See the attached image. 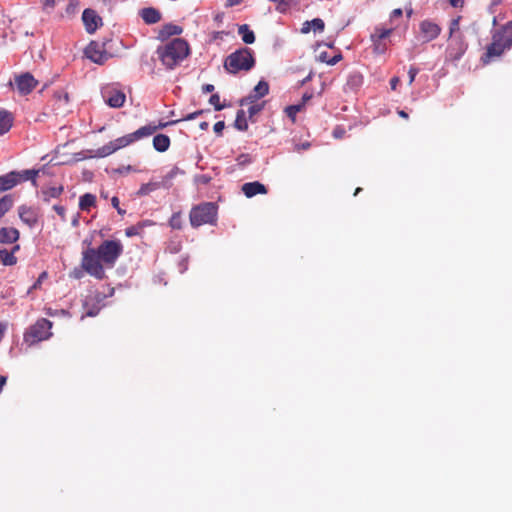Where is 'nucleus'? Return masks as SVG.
Listing matches in <instances>:
<instances>
[{
  "instance_id": "obj_53",
  "label": "nucleus",
  "mask_w": 512,
  "mask_h": 512,
  "mask_svg": "<svg viewBox=\"0 0 512 512\" xmlns=\"http://www.w3.org/2000/svg\"><path fill=\"white\" fill-rule=\"evenodd\" d=\"M400 80L398 77H393L391 80H390V86H391V89L392 90H396L398 84H399Z\"/></svg>"
},
{
  "instance_id": "obj_25",
  "label": "nucleus",
  "mask_w": 512,
  "mask_h": 512,
  "mask_svg": "<svg viewBox=\"0 0 512 512\" xmlns=\"http://www.w3.org/2000/svg\"><path fill=\"white\" fill-rule=\"evenodd\" d=\"M163 185L162 183L159 181H150L148 183H145L143 184L140 189L138 190L137 192V195L138 196H145V195H148L150 194L151 192L157 190V189H160L162 188Z\"/></svg>"
},
{
  "instance_id": "obj_4",
  "label": "nucleus",
  "mask_w": 512,
  "mask_h": 512,
  "mask_svg": "<svg viewBox=\"0 0 512 512\" xmlns=\"http://www.w3.org/2000/svg\"><path fill=\"white\" fill-rule=\"evenodd\" d=\"M52 322L46 318L38 319L24 333V341L29 345L49 339L52 336Z\"/></svg>"
},
{
  "instance_id": "obj_6",
  "label": "nucleus",
  "mask_w": 512,
  "mask_h": 512,
  "mask_svg": "<svg viewBox=\"0 0 512 512\" xmlns=\"http://www.w3.org/2000/svg\"><path fill=\"white\" fill-rule=\"evenodd\" d=\"M157 131L155 125H145L137 129L135 132L119 137L112 142L115 151L124 148L142 138L148 137Z\"/></svg>"
},
{
  "instance_id": "obj_54",
  "label": "nucleus",
  "mask_w": 512,
  "mask_h": 512,
  "mask_svg": "<svg viewBox=\"0 0 512 512\" xmlns=\"http://www.w3.org/2000/svg\"><path fill=\"white\" fill-rule=\"evenodd\" d=\"M341 59V55H336L333 58H328L327 64L335 65Z\"/></svg>"
},
{
  "instance_id": "obj_38",
  "label": "nucleus",
  "mask_w": 512,
  "mask_h": 512,
  "mask_svg": "<svg viewBox=\"0 0 512 512\" xmlns=\"http://www.w3.org/2000/svg\"><path fill=\"white\" fill-rule=\"evenodd\" d=\"M263 108L262 104H255L248 108L249 117L252 118L254 115L258 114Z\"/></svg>"
},
{
  "instance_id": "obj_60",
  "label": "nucleus",
  "mask_w": 512,
  "mask_h": 512,
  "mask_svg": "<svg viewBox=\"0 0 512 512\" xmlns=\"http://www.w3.org/2000/svg\"><path fill=\"white\" fill-rule=\"evenodd\" d=\"M319 59L322 61V62H325L327 63L328 60V56H327V53L326 52H323L319 55Z\"/></svg>"
},
{
  "instance_id": "obj_14",
  "label": "nucleus",
  "mask_w": 512,
  "mask_h": 512,
  "mask_svg": "<svg viewBox=\"0 0 512 512\" xmlns=\"http://www.w3.org/2000/svg\"><path fill=\"white\" fill-rule=\"evenodd\" d=\"M241 190L247 198H252L258 194H267L266 186L258 181L244 183Z\"/></svg>"
},
{
  "instance_id": "obj_64",
  "label": "nucleus",
  "mask_w": 512,
  "mask_h": 512,
  "mask_svg": "<svg viewBox=\"0 0 512 512\" xmlns=\"http://www.w3.org/2000/svg\"><path fill=\"white\" fill-rule=\"evenodd\" d=\"M398 115L402 118H405L407 119L408 118V114L404 111V110H399L398 111Z\"/></svg>"
},
{
  "instance_id": "obj_41",
  "label": "nucleus",
  "mask_w": 512,
  "mask_h": 512,
  "mask_svg": "<svg viewBox=\"0 0 512 512\" xmlns=\"http://www.w3.org/2000/svg\"><path fill=\"white\" fill-rule=\"evenodd\" d=\"M204 112H205L204 110H197L193 113L186 115L185 117L182 118V120H185V121L194 120L197 117H199L200 115H202Z\"/></svg>"
},
{
  "instance_id": "obj_56",
  "label": "nucleus",
  "mask_w": 512,
  "mask_h": 512,
  "mask_svg": "<svg viewBox=\"0 0 512 512\" xmlns=\"http://www.w3.org/2000/svg\"><path fill=\"white\" fill-rule=\"evenodd\" d=\"M243 0H227L226 6L227 7H233L236 5H239Z\"/></svg>"
},
{
  "instance_id": "obj_51",
  "label": "nucleus",
  "mask_w": 512,
  "mask_h": 512,
  "mask_svg": "<svg viewBox=\"0 0 512 512\" xmlns=\"http://www.w3.org/2000/svg\"><path fill=\"white\" fill-rule=\"evenodd\" d=\"M311 30H312V29H311V23H310V21H306V22H304V23H303V26H302V28H301V32L306 34V33H309Z\"/></svg>"
},
{
  "instance_id": "obj_22",
  "label": "nucleus",
  "mask_w": 512,
  "mask_h": 512,
  "mask_svg": "<svg viewBox=\"0 0 512 512\" xmlns=\"http://www.w3.org/2000/svg\"><path fill=\"white\" fill-rule=\"evenodd\" d=\"M269 92V85L266 81L261 80L254 87L253 93L250 95V99L257 100L261 97H264Z\"/></svg>"
},
{
  "instance_id": "obj_57",
  "label": "nucleus",
  "mask_w": 512,
  "mask_h": 512,
  "mask_svg": "<svg viewBox=\"0 0 512 512\" xmlns=\"http://www.w3.org/2000/svg\"><path fill=\"white\" fill-rule=\"evenodd\" d=\"M450 4L453 7H462L464 4V0H450Z\"/></svg>"
},
{
  "instance_id": "obj_33",
  "label": "nucleus",
  "mask_w": 512,
  "mask_h": 512,
  "mask_svg": "<svg viewBox=\"0 0 512 512\" xmlns=\"http://www.w3.org/2000/svg\"><path fill=\"white\" fill-rule=\"evenodd\" d=\"M63 192V187L62 186H53V187H50L48 188L44 194L46 196V199L48 197H51V198H57L61 195V193Z\"/></svg>"
},
{
  "instance_id": "obj_21",
  "label": "nucleus",
  "mask_w": 512,
  "mask_h": 512,
  "mask_svg": "<svg viewBox=\"0 0 512 512\" xmlns=\"http://www.w3.org/2000/svg\"><path fill=\"white\" fill-rule=\"evenodd\" d=\"M19 217L24 224H33L36 222V212L27 206H21L18 209Z\"/></svg>"
},
{
  "instance_id": "obj_40",
  "label": "nucleus",
  "mask_w": 512,
  "mask_h": 512,
  "mask_svg": "<svg viewBox=\"0 0 512 512\" xmlns=\"http://www.w3.org/2000/svg\"><path fill=\"white\" fill-rule=\"evenodd\" d=\"M419 73V69L414 67V66H411L409 71H408V75H409V85H411L414 81H415V77L416 75Z\"/></svg>"
},
{
  "instance_id": "obj_3",
  "label": "nucleus",
  "mask_w": 512,
  "mask_h": 512,
  "mask_svg": "<svg viewBox=\"0 0 512 512\" xmlns=\"http://www.w3.org/2000/svg\"><path fill=\"white\" fill-rule=\"evenodd\" d=\"M255 65V59L249 48H241L231 53L224 62L225 69L232 74L244 70L249 71Z\"/></svg>"
},
{
  "instance_id": "obj_12",
  "label": "nucleus",
  "mask_w": 512,
  "mask_h": 512,
  "mask_svg": "<svg viewBox=\"0 0 512 512\" xmlns=\"http://www.w3.org/2000/svg\"><path fill=\"white\" fill-rule=\"evenodd\" d=\"M82 20L89 34H93L102 25L101 17L92 9H85L83 11Z\"/></svg>"
},
{
  "instance_id": "obj_23",
  "label": "nucleus",
  "mask_w": 512,
  "mask_h": 512,
  "mask_svg": "<svg viewBox=\"0 0 512 512\" xmlns=\"http://www.w3.org/2000/svg\"><path fill=\"white\" fill-rule=\"evenodd\" d=\"M238 34L246 44H252L255 42L254 32L250 30L247 24H243L238 27Z\"/></svg>"
},
{
  "instance_id": "obj_43",
  "label": "nucleus",
  "mask_w": 512,
  "mask_h": 512,
  "mask_svg": "<svg viewBox=\"0 0 512 512\" xmlns=\"http://www.w3.org/2000/svg\"><path fill=\"white\" fill-rule=\"evenodd\" d=\"M224 128H225L224 121H218L214 125V132L218 135H221Z\"/></svg>"
},
{
  "instance_id": "obj_29",
  "label": "nucleus",
  "mask_w": 512,
  "mask_h": 512,
  "mask_svg": "<svg viewBox=\"0 0 512 512\" xmlns=\"http://www.w3.org/2000/svg\"><path fill=\"white\" fill-rule=\"evenodd\" d=\"M12 205L13 198L11 195H5L0 199V219L7 211H9Z\"/></svg>"
},
{
  "instance_id": "obj_10",
  "label": "nucleus",
  "mask_w": 512,
  "mask_h": 512,
  "mask_svg": "<svg viewBox=\"0 0 512 512\" xmlns=\"http://www.w3.org/2000/svg\"><path fill=\"white\" fill-rule=\"evenodd\" d=\"M37 80L30 73H23L15 77V85L21 95H27L33 91L37 85Z\"/></svg>"
},
{
  "instance_id": "obj_13",
  "label": "nucleus",
  "mask_w": 512,
  "mask_h": 512,
  "mask_svg": "<svg viewBox=\"0 0 512 512\" xmlns=\"http://www.w3.org/2000/svg\"><path fill=\"white\" fill-rule=\"evenodd\" d=\"M420 31L426 42L432 41L437 38L441 32V28L436 23L430 20H424L420 24Z\"/></svg>"
},
{
  "instance_id": "obj_45",
  "label": "nucleus",
  "mask_w": 512,
  "mask_h": 512,
  "mask_svg": "<svg viewBox=\"0 0 512 512\" xmlns=\"http://www.w3.org/2000/svg\"><path fill=\"white\" fill-rule=\"evenodd\" d=\"M131 171H136L131 165L123 166L116 170V172H118L120 174H127Z\"/></svg>"
},
{
  "instance_id": "obj_1",
  "label": "nucleus",
  "mask_w": 512,
  "mask_h": 512,
  "mask_svg": "<svg viewBox=\"0 0 512 512\" xmlns=\"http://www.w3.org/2000/svg\"><path fill=\"white\" fill-rule=\"evenodd\" d=\"M88 247L82 252L81 268L90 276L103 280L105 268H113L123 253V245L118 240H104L97 248L91 247L92 241L85 239Z\"/></svg>"
},
{
  "instance_id": "obj_63",
  "label": "nucleus",
  "mask_w": 512,
  "mask_h": 512,
  "mask_svg": "<svg viewBox=\"0 0 512 512\" xmlns=\"http://www.w3.org/2000/svg\"><path fill=\"white\" fill-rule=\"evenodd\" d=\"M112 205L113 207L115 208H118L119 207V199L117 197H113L112 198Z\"/></svg>"
},
{
  "instance_id": "obj_16",
  "label": "nucleus",
  "mask_w": 512,
  "mask_h": 512,
  "mask_svg": "<svg viewBox=\"0 0 512 512\" xmlns=\"http://www.w3.org/2000/svg\"><path fill=\"white\" fill-rule=\"evenodd\" d=\"M139 14L143 21L148 25L155 24L161 20L160 11L153 7L143 8L140 10Z\"/></svg>"
},
{
  "instance_id": "obj_15",
  "label": "nucleus",
  "mask_w": 512,
  "mask_h": 512,
  "mask_svg": "<svg viewBox=\"0 0 512 512\" xmlns=\"http://www.w3.org/2000/svg\"><path fill=\"white\" fill-rule=\"evenodd\" d=\"M19 239V231L14 226H3L0 229V243L12 244Z\"/></svg>"
},
{
  "instance_id": "obj_55",
  "label": "nucleus",
  "mask_w": 512,
  "mask_h": 512,
  "mask_svg": "<svg viewBox=\"0 0 512 512\" xmlns=\"http://www.w3.org/2000/svg\"><path fill=\"white\" fill-rule=\"evenodd\" d=\"M271 2L278 3L279 8L281 6H288L291 0H270Z\"/></svg>"
},
{
  "instance_id": "obj_17",
  "label": "nucleus",
  "mask_w": 512,
  "mask_h": 512,
  "mask_svg": "<svg viewBox=\"0 0 512 512\" xmlns=\"http://www.w3.org/2000/svg\"><path fill=\"white\" fill-rule=\"evenodd\" d=\"M183 32L182 27L168 23L165 24L158 33V39L164 41L171 36L180 35Z\"/></svg>"
},
{
  "instance_id": "obj_30",
  "label": "nucleus",
  "mask_w": 512,
  "mask_h": 512,
  "mask_svg": "<svg viewBox=\"0 0 512 512\" xmlns=\"http://www.w3.org/2000/svg\"><path fill=\"white\" fill-rule=\"evenodd\" d=\"M114 152H116L115 147L113 146L112 142L110 141L106 145L98 148L96 150L95 156L103 158V157H107V156L111 155Z\"/></svg>"
},
{
  "instance_id": "obj_47",
  "label": "nucleus",
  "mask_w": 512,
  "mask_h": 512,
  "mask_svg": "<svg viewBox=\"0 0 512 512\" xmlns=\"http://www.w3.org/2000/svg\"><path fill=\"white\" fill-rule=\"evenodd\" d=\"M46 277H47V272H42L40 274L39 278L37 279V281L33 284L32 289H37L41 285L42 280Z\"/></svg>"
},
{
  "instance_id": "obj_50",
  "label": "nucleus",
  "mask_w": 512,
  "mask_h": 512,
  "mask_svg": "<svg viewBox=\"0 0 512 512\" xmlns=\"http://www.w3.org/2000/svg\"><path fill=\"white\" fill-rule=\"evenodd\" d=\"M53 209L57 212V214H59L61 216V220H64L63 215L65 212V208L60 205H54Z\"/></svg>"
},
{
  "instance_id": "obj_35",
  "label": "nucleus",
  "mask_w": 512,
  "mask_h": 512,
  "mask_svg": "<svg viewBox=\"0 0 512 512\" xmlns=\"http://www.w3.org/2000/svg\"><path fill=\"white\" fill-rule=\"evenodd\" d=\"M209 103L214 106L216 111H221L224 109L225 105L220 103L219 94H212L209 98Z\"/></svg>"
},
{
  "instance_id": "obj_49",
  "label": "nucleus",
  "mask_w": 512,
  "mask_h": 512,
  "mask_svg": "<svg viewBox=\"0 0 512 512\" xmlns=\"http://www.w3.org/2000/svg\"><path fill=\"white\" fill-rule=\"evenodd\" d=\"M214 89H215L214 85H212V84H205L202 86V92L204 94L211 93L214 91Z\"/></svg>"
},
{
  "instance_id": "obj_5",
  "label": "nucleus",
  "mask_w": 512,
  "mask_h": 512,
  "mask_svg": "<svg viewBox=\"0 0 512 512\" xmlns=\"http://www.w3.org/2000/svg\"><path fill=\"white\" fill-rule=\"evenodd\" d=\"M217 220V206L212 202L194 207L190 212V224H214Z\"/></svg>"
},
{
  "instance_id": "obj_62",
  "label": "nucleus",
  "mask_w": 512,
  "mask_h": 512,
  "mask_svg": "<svg viewBox=\"0 0 512 512\" xmlns=\"http://www.w3.org/2000/svg\"><path fill=\"white\" fill-rule=\"evenodd\" d=\"M82 275H83V272L81 270H74V272H73L74 278L79 279L82 277Z\"/></svg>"
},
{
  "instance_id": "obj_48",
  "label": "nucleus",
  "mask_w": 512,
  "mask_h": 512,
  "mask_svg": "<svg viewBox=\"0 0 512 512\" xmlns=\"http://www.w3.org/2000/svg\"><path fill=\"white\" fill-rule=\"evenodd\" d=\"M99 312V308L98 307H93L91 309H88L86 312H85V316H89V317H93V316H96Z\"/></svg>"
},
{
  "instance_id": "obj_42",
  "label": "nucleus",
  "mask_w": 512,
  "mask_h": 512,
  "mask_svg": "<svg viewBox=\"0 0 512 512\" xmlns=\"http://www.w3.org/2000/svg\"><path fill=\"white\" fill-rule=\"evenodd\" d=\"M345 135V129L340 127V126H337L334 130H333V136L334 138L336 139H341L343 138Z\"/></svg>"
},
{
  "instance_id": "obj_28",
  "label": "nucleus",
  "mask_w": 512,
  "mask_h": 512,
  "mask_svg": "<svg viewBox=\"0 0 512 512\" xmlns=\"http://www.w3.org/2000/svg\"><path fill=\"white\" fill-rule=\"evenodd\" d=\"M234 126L239 131H246L248 129V123L243 110H238Z\"/></svg>"
},
{
  "instance_id": "obj_39",
  "label": "nucleus",
  "mask_w": 512,
  "mask_h": 512,
  "mask_svg": "<svg viewBox=\"0 0 512 512\" xmlns=\"http://www.w3.org/2000/svg\"><path fill=\"white\" fill-rule=\"evenodd\" d=\"M459 18L453 19L450 23V37L459 31Z\"/></svg>"
},
{
  "instance_id": "obj_31",
  "label": "nucleus",
  "mask_w": 512,
  "mask_h": 512,
  "mask_svg": "<svg viewBox=\"0 0 512 512\" xmlns=\"http://www.w3.org/2000/svg\"><path fill=\"white\" fill-rule=\"evenodd\" d=\"M180 172L178 167H173L160 181L164 188L170 187L171 180Z\"/></svg>"
},
{
  "instance_id": "obj_59",
  "label": "nucleus",
  "mask_w": 512,
  "mask_h": 512,
  "mask_svg": "<svg viewBox=\"0 0 512 512\" xmlns=\"http://www.w3.org/2000/svg\"><path fill=\"white\" fill-rule=\"evenodd\" d=\"M312 98V94L305 93L302 97L303 102L301 104H305L307 101H309Z\"/></svg>"
},
{
  "instance_id": "obj_27",
  "label": "nucleus",
  "mask_w": 512,
  "mask_h": 512,
  "mask_svg": "<svg viewBox=\"0 0 512 512\" xmlns=\"http://www.w3.org/2000/svg\"><path fill=\"white\" fill-rule=\"evenodd\" d=\"M392 31H393L392 28L385 29V28L376 27L374 32L371 34V40L385 41V39L390 36Z\"/></svg>"
},
{
  "instance_id": "obj_61",
  "label": "nucleus",
  "mask_w": 512,
  "mask_h": 512,
  "mask_svg": "<svg viewBox=\"0 0 512 512\" xmlns=\"http://www.w3.org/2000/svg\"><path fill=\"white\" fill-rule=\"evenodd\" d=\"M55 5V0H44V6L53 7Z\"/></svg>"
},
{
  "instance_id": "obj_58",
  "label": "nucleus",
  "mask_w": 512,
  "mask_h": 512,
  "mask_svg": "<svg viewBox=\"0 0 512 512\" xmlns=\"http://www.w3.org/2000/svg\"><path fill=\"white\" fill-rule=\"evenodd\" d=\"M402 9L400 8H397V9H394L391 13V18H396V17H400L402 15Z\"/></svg>"
},
{
  "instance_id": "obj_26",
  "label": "nucleus",
  "mask_w": 512,
  "mask_h": 512,
  "mask_svg": "<svg viewBox=\"0 0 512 512\" xmlns=\"http://www.w3.org/2000/svg\"><path fill=\"white\" fill-rule=\"evenodd\" d=\"M54 100L57 110L61 109L62 107L66 106L69 102V95L67 92L63 90H58L54 93Z\"/></svg>"
},
{
  "instance_id": "obj_7",
  "label": "nucleus",
  "mask_w": 512,
  "mask_h": 512,
  "mask_svg": "<svg viewBox=\"0 0 512 512\" xmlns=\"http://www.w3.org/2000/svg\"><path fill=\"white\" fill-rule=\"evenodd\" d=\"M36 175L37 172L34 170H25L23 173L12 171L2 175L0 176V192L12 189L22 181L34 179Z\"/></svg>"
},
{
  "instance_id": "obj_52",
  "label": "nucleus",
  "mask_w": 512,
  "mask_h": 512,
  "mask_svg": "<svg viewBox=\"0 0 512 512\" xmlns=\"http://www.w3.org/2000/svg\"><path fill=\"white\" fill-rule=\"evenodd\" d=\"M350 82H353L355 85H360L362 83V77L360 75H352Z\"/></svg>"
},
{
  "instance_id": "obj_9",
  "label": "nucleus",
  "mask_w": 512,
  "mask_h": 512,
  "mask_svg": "<svg viewBox=\"0 0 512 512\" xmlns=\"http://www.w3.org/2000/svg\"><path fill=\"white\" fill-rule=\"evenodd\" d=\"M511 46L512 45H508L507 39H505L499 32L493 36V42L487 48L486 57L489 59L498 57L506 49H510Z\"/></svg>"
},
{
  "instance_id": "obj_2",
  "label": "nucleus",
  "mask_w": 512,
  "mask_h": 512,
  "mask_svg": "<svg viewBox=\"0 0 512 512\" xmlns=\"http://www.w3.org/2000/svg\"><path fill=\"white\" fill-rule=\"evenodd\" d=\"M189 53V45L182 38L172 39L166 44L158 46L156 49L158 59L168 70H173L179 66L183 60L188 57Z\"/></svg>"
},
{
  "instance_id": "obj_24",
  "label": "nucleus",
  "mask_w": 512,
  "mask_h": 512,
  "mask_svg": "<svg viewBox=\"0 0 512 512\" xmlns=\"http://www.w3.org/2000/svg\"><path fill=\"white\" fill-rule=\"evenodd\" d=\"M96 197L93 194L86 193L80 197L79 207L82 211H90L95 206Z\"/></svg>"
},
{
  "instance_id": "obj_46",
  "label": "nucleus",
  "mask_w": 512,
  "mask_h": 512,
  "mask_svg": "<svg viewBox=\"0 0 512 512\" xmlns=\"http://www.w3.org/2000/svg\"><path fill=\"white\" fill-rule=\"evenodd\" d=\"M139 227H140V226H130V227H128V228L126 229V235H127V236H133V235L138 234V233H139V232H138V228H139Z\"/></svg>"
},
{
  "instance_id": "obj_44",
  "label": "nucleus",
  "mask_w": 512,
  "mask_h": 512,
  "mask_svg": "<svg viewBox=\"0 0 512 512\" xmlns=\"http://www.w3.org/2000/svg\"><path fill=\"white\" fill-rule=\"evenodd\" d=\"M237 161L240 165H245L247 163H250L251 162V159L249 157L248 154H241L238 158H237Z\"/></svg>"
},
{
  "instance_id": "obj_32",
  "label": "nucleus",
  "mask_w": 512,
  "mask_h": 512,
  "mask_svg": "<svg viewBox=\"0 0 512 512\" xmlns=\"http://www.w3.org/2000/svg\"><path fill=\"white\" fill-rule=\"evenodd\" d=\"M303 109V104H296L286 107L285 112L289 118L295 120L296 114Z\"/></svg>"
},
{
  "instance_id": "obj_37",
  "label": "nucleus",
  "mask_w": 512,
  "mask_h": 512,
  "mask_svg": "<svg viewBox=\"0 0 512 512\" xmlns=\"http://www.w3.org/2000/svg\"><path fill=\"white\" fill-rule=\"evenodd\" d=\"M373 42V45H374V51L377 52V53H385L386 50H387V44L385 43V41H380V40H372Z\"/></svg>"
},
{
  "instance_id": "obj_18",
  "label": "nucleus",
  "mask_w": 512,
  "mask_h": 512,
  "mask_svg": "<svg viewBox=\"0 0 512 512\" xmlns=\"http://www.w3.org/2000/svg\"><path fill=\"white\" fill-rule=\"evenodd\" d=\"M19 250V245H14L11 251L0 249V262L5 266H13L17 263L15 252Z\"/></svg>"
},
{
  "instance_id": "obj_11",
  "label": "nucleus",
  "mask_w": 512,
  "mask_h": 512,
  "mask_svg": "<svg viewBox=\"0 0 512 512\" xmlns=\"http://www.w3.org/2000/svg\"><path fill=\"white\" fill-rule=\"evenodd\" d=\"M85 55L96 64H104L108 59V54L96 42H91L85 49Z\"/></svg>"
},
{
  "instance_id": "obj_36",
  "label": "nucleus",
  "mask_w": 512,
  "mask_h": 512,
  "mask_svg": "<svg viewBox=\"0 0 512 512\" xmlns=\"http://www.w3.org/2000/svg\"><path fill=\"white\" fill-rule=\"evenodd\" d=\"M310 23H311V29L314 32H322L325 28V23L320 18H314L313 20L310 21Z\"/></svg>"
},
{
  "instance_id": "obj_20",
  "label": "nucleus",
  "mask_w": 512,
  "mask_h": 512,
  "mask_svg": "<svg viewBox=\"0 0 512 512\" xmlns=\"http://www.w3.org/2000/svg\"><path fill=\"white\" fill-rule=\"evenodd\" d=\"M170 146V138L165 134H157L153 138V147L158 152H165Z\"/></svg>"
},
{
  "instance_id": "obj_19",
  "label": "nucleus",
  "mask_w": 512,
  "mask_h": 512,
  "mask_svg": "<svg viewBox=\"0 0 512 512\" xmlns=\"http://www.w3.org/2000/svg\"><path fill=\"white\" fill-rule=\"evenodd\" d=\"M12 122V114L6 110H0V135H4L10 130Z\"/></svg>"
},
{
  "instance_id": "obj_8",
  "label": "nucleus",
  "mask_w": 512,
  "mask_h": 512,
  "mask_svg": "<svg viewBox=\"0 0 512 512\" xmlns=\"http://www.w3.org/2000/svg\"><path fill=\"white\" fill-rule=\"evenodd\" d=\"M104 102L112 108H120L126 101L125 93L114 85H107L101 89Z\"/></svg>"
},
{
  "instance_id": "obj_34",
  "label": "nucleus",
  "mask_w": 512,
  "mask_h": 512,
  "mask_svg": "<svg viewBox=\"0 0 512 512\" xmlns=\"http://www.w3.org/2000/svg\"><path fill=\"white\" fill-rule=\"evenodd\" d=\"M505 39H507L508 45H512V21L508 22L500 33Z\"/></svg>"
}]
</instances>
